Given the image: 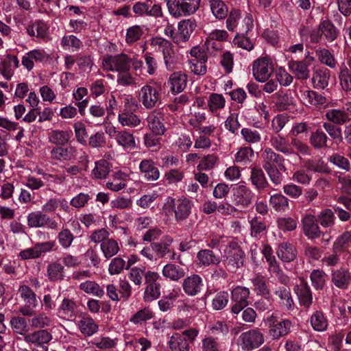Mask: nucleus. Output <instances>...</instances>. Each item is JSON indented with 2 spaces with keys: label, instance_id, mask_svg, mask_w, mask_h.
Listing matches in <instances>:
<instances>
[{
  "label": "nucleus",
  "instance_id": "f257e3e1",
  "mask_svg": "<svg viewBox=\"0 0 351 351\" xmlns=\"http://www.w3.org/2000/svg\"><path fill=\"white\" fill-rule=\"evenodd\" d=\"M168 10L174 17L190 16L196 12L201 0H164Z\"/></svg>",
  "mask_w": 351,
  "mask_h": 351
},
{
  "label": "nucleus",
  "instance_id": "f03ea898",
  "mask_svg": "<svg viewBox=\"0 0 351 351\" xmlns=\"http://www.w3.org/2000/svg\"><path fill=\"white\" fill-rule=\"evenodd\" d=\"M264 343V336L259 329H251L242 332L237 339V344L243 350L251 351Z\"/></svg>",
  "mask_w": 351,
  "mask_h": 351
},
{
  "label": "nucleus",
  "instance_id": "7ed1b4c3",
  "mask_svg": "<svg viewBox=\"0 0 351 351\" xmlns=\"http://www.w3.org/2000/svg\"><path fill=\"white\" fill-rule=\"evenodd\" d=\"M132 60L125 53L107 56L104 58L102 64L107 71L125 72L130 69Z\"/></svg>",
  "mask_w": 351,
  "mask_h": 351
},
{
  "label": "nucleus",
  "instance_id": "20e7f679",
  "mask_svg": "<svg viewBox=\"0 0 351 351\" xmlns=\"http://www.w3.org/2000/svg\"><path fill=\"white\" fill-rule=\"evenodd\" d=\"M274 65L270 59L261 58L253 63L252 71L255 79L261 82H266L274 72Z\"/></svg>",
  "mask_w": 351,
  "mask_h": 351
},
{
  "label": "nucleus",
  "instance_id": "39448f33",
  "mask_svg": "<svg viewBox=\"0 0 351 351\" xmlns=\"http://www.w3.org/2000/svg\"><path fill=\"white\" fill-rule=\"evenodd\" d=\"M250 292L248 288L238 286L233 289L231 292V298L235 304L232 306L231 311L238 314L248 305L247 299Z\"/></svg>",
  "mask_w": 351,
  "mask_h": 351
},
{
  "label": "nucleus",
  "instance_id": "423d86ee",
  "mask_svg": "<svg viewBox=\"0 0 351 351\" xmlns=\"http://www.w3.org/2000/svg\"><path fill=\"white\" fill-rule=\"evenodd\" d=\"M159 278L158 274L152 271H148L145 274L146 288L145 290L144 298L145 300H155L160 295V284L157 282Z\"/></svg>",
  "mask_w": 351,
  "mask_h": 351
},
{
  "label": "nucleus",
  "instance_id": "0eeeda50",
  "mask_svg": "<svg viewBox=\"0 0 351 351\" xmlns=\"http://www.w3.org/2000/svg\"><path fill=\"white\" fill-rule=\"evenodd\" d=\"M27 225L30 228L48 227L56 229L58 223L40 211L32 212L27 216Z\"/></svg>",
  "mask_w": 351,
  "mask_h": 351
},
{
  "label": "nucleus",
  "instance_id": "6e6552de",
  "mask_svg": "<svg viewBox=\"0 0 351 351\" xmlns=\"http://www.w3.org/2000/svg\"><path fill=\"white\" fill-rule=\"evenodd\" d=\"M291 327V322L288 319H278L271 317L269 320V334L274 339H278L288 335Z\"/></svg>",
  "mask_w": 351,
  "mask_h": 351
},
{
  "label": "nucleus",
  "instance_id": "1a4fd4ad",
  "mask_svg": "<svg viewBox=\"0 0 351 351\" xmlns=\"http://www.w3.org/2000/svg\"><path fill=\"white\" fill-rule=\"evenodd\" d=\"M196 27L197 23L194 19H186L180 21L178 23V33L173 38V43L180 45L187 42Z\"/></svg>",
  "mask_w": 351,
  "mask_h": 351
},
{
  "label": "nucleus",
  "instance_id": "9d476101",
  "mask_svg": "<svg viewBox=\"0 0 351 351\" xmlns=\"http://www.w3.org/2000/svg\"><path fill=\"white\" fill-rule=\"evenodd\" d=\"M317 221V217L311 214L306 215L302 219L303 232L308 239H314L320 237L322 232Z\"/></svg>",
  "mask_w": 351,
  "mask_h": 351
},
{
  "label": "nucleus",
  "instance_id": "9b49d317",
  "mask_svg": "<svg viewBox=\"0 0 351 351\" xmlns=\"http://www.w3.org/2000/svg\"><path fill=\"white\" fill-rule=\"evenodd\" d=\"M140 101L146 108H152L159 101L160 94L158 90L150 86H144L139 93Z\"/></svg>",
  "mask_w": 351,
  "mask_h": 351
},
{
  "label": "nucleus",
  "instance_id": "f8f14e48",
  "mask_svg": "<svg viewBox=\"0 0 351 351\" xmlns=\"http://www.w3.org/2000/svg\"><path fill=\"white\" fill-rule=\"evenodd\" d=\"M203 287L202 278L197 274L186 277L182 282L184 293L189 296L197 295Z\"/></svg>",
  "mask_w": 351,
  "mask_h": 351
},
{
  "label": "nucleus",
  "instance_id": "ddd939ff",
  "mask_svg": "<svg viewBox=\"0 0 351 351\" xmlns=\"http://www.w3.org/2000/svg\"><path fill=\"white\" fill-rule=\"evenodd\" d=\"M294 291L298 297L300 304L306 308H309L313 301L312 293L307 282L303 278H300V283L295 286Z\"/></svg>",
  "mask_w": 351,
  "mask_h": 351
},
{
  "label": "nucleus",
  "instance_id": "4468645a",
  "mask_svg": "<svg viewBox=\"0 0 351 351\" xmlns=\"http://www.w3.org/2000/svg\"><path fill=\"white\" fill-rule=\"evenodd\" d=\"M263 168L275 167L278 165L279 168L283 171H286V167L284 165V158L274 152L271 148H266L263 153Z\"/></svg>",
  "mask_w": 351,
  "mask_h": 351
},
{
  "label": "nucleus",
  "instance_id": "2eb2a0df",
  "mask_svg": "<svg viewBox=\"0 0 351 351\" xmlns=\"http://www.w3.org/2000/svg\"><path fill=\"white\" fill-rule=\"evenodd\" d=\"M52 339V335L47 330H38L30 332L24 337L26 343L37 346L48 343Z\"/></svg>",
  "mask_w": 351,
  "mask_h": 351
},
{
  "label": "nucleus",
  "instance_id": "dca6fc26",
  "mask_svg": "<svg viewBox=\"0 0 351 351\" xmlns=\"http://www.w3.org/2000/svg\"><path fill=\"white\" fill-rule=\"evenodd\" d=\"M319 32L328 43L335 41L339 35V30L328 19L324 20L319 24Z\"/></svg>",
  "mask_w": 351,
  "mask_h": 351
},
{
  "label": "nucleus",
  "instance_id": "f3484780",
  "mask_svg": "<svg viewBox=\"0 0 351 351\" xmlns=\"http://www.w3.org/2000/svg\"><path fill=\"white\" fill-rule=\"evenodd\" d=\"M254 194L252 191L245 185H239L236 189L235 202L236 205L246 208L251 203Z\"/></svg>",
  "mask_w": 351,
  "mask_h": 351
},
{
  "label": "nucleus",
  "instance_id": "a211bd4d",
  "mask_svg": "<svg viewBox=\"0 0 351 351\" xmlns=\"http://www.w3.org/2000/svg\"><path fill=\"white\" fill-rule=\"evenodd\" d=\"M186 83L187 75L181 71L173 73L167 82L171 90L175 93L182 92L185 88Z\"/></svg>",
  "mask_w": 351,
  "mask_h": 351
},
{
  "label": "nucleus",
  "instance_id": "6ab92c4d",
  "mask_svg": "<svg viewBox=\"0 0 351 351\" xmlns=\"http://www.w3.org/2000/svg\"><path fill=\"white\" fill-rule=\"evenodd\" d=\"M289 68L296 78L301 80H307L310 76V71L305 60H291Z\"/></svg>",
  "mask_w": 351,
  "mask_h": 351
},
{
  "label": "nucleus",
  "instance_id": "aec40b11",
  "mask_svg": "<svg viewBox=\"0 0 351 351\" xmlns=\"http://www.w3.org/2000/svg\"><path fill=\"white\" fill-rule=\"evenodd\" d=\"M244 258L245 254L226 253L223 260V264L229 271L236 272L239 267L243 266Z\"/></svg>",
  "mask_w": 351,
  "mask_h": 351
},
{
  "label": "nucleus",
  "instance_id": "412c9836",
  "mask_svg": "<svg viewBox=\"0 0 351 351\" xmlns=\"http://www.w3.org/2000/svg\"><path fill=\"white\" fill-rule=\"evenodd\" d=\"M162 114L159 112H153L147 117L148 125L156 136L162 135L166 130L162 123Z\"/></svg>",
  "mask_w": 351,
  "mask_h": 351
},
{
  "label": "nucleus",
  "instance_id": "4be33fe9",
  "mask_svg": "<svg viewBox=\"0 0 351 351\" xmlns=\"http://www.w3.org/2000/svg\"><path fill=\"white\" fill-rule=\"evenodd\" d=\"M173 210L177 221H184L188 218L191 210V204L189 199L184 198L178 199L174 204Z\"/></svg>",
  "mask_w": 351,
  "mask_h": 351
},
{
  "label": "nucleus",
  "instance_id": "5701e85b",
  "mask_svg": "<svg viewBox=\"0 0 351 351\" xmlns=\"http://www.w3.org/2000/svg\"><path fill=\"white\" fill-rule=\"evenodd\" d=\"M140 170L147 181H155L158 179L160 172L152 160H143L140 164Z\"/></svg>",
  "mask_w": 351,
  "mask_h": 351
},
{
  "label": "nucleus",
  "instance_id": "b1692460",
  "mask_svg": "<svg viewBox=\"0 0 351 351\" xmlns=\"http://www.w3.org/2000/svg\"><path fill=\"white\" fill-rule=\"evenodd\" d=\"M330 71L326 68L317 69L314 71L312 82L317 89H324L328 85Z\"/></svg>",
  "mask_w": 351,
  "mask_h": 351
},
{
  "label": "nucleus",
  "instance_id": "393cba45",
  "mask_svg": "<svg viewBox=\"0 0 351 351\" xmlns=\"http://www.w3.org/2000/svg\"><path fill=\"white\" fill-rule=\"evenodd\" d=\"M278 256L285 263L293 261L297 257V250L291 243H282L277 250Z\"/></svg>",
  "mask_w": 351,
  "mask_h": 351
},
{
  "label": "nucleus",
  "instance_id": "a878e982",
  "mask_svg": "<svg viewBox=\"0 0 351 351\" xmlns=\"http://www.w3.org/2000/svg\"><path fill=\"white\" fill-rule=\"evenodd\" d=\"M19 62L16 56L8 55L1 64V73L7 80L13 75L14 69L19 66Z\"/></svg>",
  "mask_w": 351,
  "mask_h": 351
},
{
  "label": "nucleus",
  "instance_id": "bb28decb",
  "mask_svg": "<svg viewBox=\"0 0 351 351\" xmlns=\"http://www.w3.org/2000/svg\"><path fill=\"white\" fill-rule=\"evenodd\" d=\"M250 180L258 191H263L269 185L263 170L258 167H253L252 169Z\"/></svg>",
  "mask_w": 351,
  "mask_h": 351
},
{
  "label": "nucleus",
  "instance_id": "cd10ccee",
  "mask_svg": "<svg viewBox=\"0 0 351 351\" xmlns=\"http://www.w3.org/2000/svg\"><path fill=\"white\" fill-rule=\"evenodd\" d=\"M332 282L337 287L345 289L351 282V276L348 271L341 268L332 272Z\"/></svg>",
  "mask_w": 351,
  "mask_h": 351
},
{
  "label": "nucleus",
  "instance_id": "c85d7f7f",
  "mask_svg": "<svg viewBox=\"0 0 351 351\" xmlns=\"http://www.w3.org/2000/svg\"><path fill=\"white\" fill-rule=\"evenodd\" d=\"M304 167L308 171H313L322 173H330L331 172L329 167L324 160L319 159H307L304 162Z\"/></svg>",
  "mask_w": 351,
  "mask_h": 351
},
{
  "label": "nucleus",
  "instance_id": "c756f323",
  "mask_svg": "<svg viewBox=\"0 0 351 351\" xmlns=\"http://www.w3.org/2000/svg\"><path fill=\"white\" fill-rule=\"evenodd\" d=\"M184 269L179 265L169 263L162 269V274L165 277L173 281H178L185 276Z\"/></svg>",
  "mask_w": 351,
  "mask_h": 351
},
{
  "label": "nucleus",
  "instance_id": "7c9ffc66",
  "mask_svg": "<svg viewBox=\"0 0 351 351\" xmlns=\"http://www.w3.org/2000/svg\"><path fill=\"white\" fill-rule=\"evenodd\" d=\"M325 116L330 123L336 125H343L350 119L346 111L339 109L328 110Z\"/></svg>",
  "mask_w": 351,
  "mask_h": 351
},
{
  "label": "nucleus",
  "instance_id": "2f4dec72",
  "mask_svg": "<svg viewBox=\"0 0 351 351\" xmlns=\"http://www.w3.org/2000/svg\"><path fill=\"white\" fill-rule=\"evenodd\" d=\"M199 264L204 266L210 265H219L221 262L220 258L217 256L210 250H201L197 254Z\"/></svg>",
  "mask_w": 351,
  "mask_h": 351
},
{
  "label": "nucleus",
  "instance_id": "473e14b6",
  "mask_svg": "<svg viewBox=\"0 0 351 351\" xmlns=\"http://www.w3.org/2000/svg\"><path fill=\"white\" fill-rule=\"evenodd\" d=\"M100 249L104 257L109 259L115 256L119 252L120 247L115 239L108 238L106 241L101 243Z\"/></svg>",
  "mask_w": 351,
  "mask_h": 351
},
{
  "label": "nucleus",
  "instance_id": "72a5a7b5",
  "mask_svg": "<svg viewBox=\"0 0 351 351\" xmlns=\"http://www.w3.org/2000/svg\"><path fill=\"white\" fill-rule=\"evenodd\" d=\"M111 165L106 160L101 159L95 162L92 171V177L95 179H105L110 171Z\"/></svg>",
  "mask_w": 351,
  "mask_h": 351
},
{
  "label": "nucleus",
  "instance_id": "f704fd0d",
  "mask_svg": "<svg viewBox=\"0 0 351 351\" xmlns=\"http://www.w3.org/2000/svg\"><path fill=\"white\" fill-rule=\"evenodd\" d=\"M71 137V133L66 130H52L49 134V141L56 145H66Z\"/></svg>",
  "mask_w": 351,
  "mask_h": 351
},
{
  "label": "nucleus",
  "instance_id": "c9c22d12",
  "mask_svg": "<svg viewBox=\"0 0 351 351\" xmlns=\"http://www.w3.org/2000/svg\"><path fill=\"white\" fill-rule=\"evenodd\" d=\"M169 345L172 351H189V344L186 337L179 333L171 336Z\"/></svg>",
  "mask_w": 351,
  "mask_h": 351
},
{
  "label": "nucleus",
  "instance_id": "e433bc0d",
  "mask_svg": "<svg viewBox=\"0 0 351 351\" xmlns=\"http://www.w3.org/2000/svg\"><path fill=\"white\" fill-rule=\"evenodd\" d=\"M79 327L81 332L86 337L93 335L99 329V326L94 319L89 317H83L79 322Z\"/></svg>",
  "mask_w": 351,
  "mask_h": 351
},
{
  "label": "nucleus",
  "instance_id": "4c0bfd02",
  "mask_svg": "<svg viewBox=\"0 0 351 351\" xmlns=\"http://www.w3.org/2000/svg\"><path fill=\"white\" fill-rule=\"evenodd\" d=\"M328 137L326 134L320 129L311 133L309 142L315 149H322L328 147Z\"/></svg>",
  "mask_w": 351,
  "mask_h": 351
},
{
  "label": "nucleus",
  "instance_id": "58836bf2",
  "mask_svg": "<svg viewBox=\"0 0 351 351\" xmlns=\"http://www.w3.org/2000/svg\"><path fill=\"white\" fill-rule=\"evenodd\" d=\"M269 203L277 212H285L289 207L288 198L280 193L271 195Z\"/></svg>",
  "mask_w": 351,
  "mask_h": 351
},
{
  "label": "nucleus",
  "instance_id": "ea45409f",
  "mask_svg": "<svg viewBox=\"0 0 351 351\" xmlns=\"http://www.w3.org/2000/svg\"><path fill=\"white\" fill-rule=\"evenodd\" d=\"M117 143L125 149H133L136 146L133 134L127 131L114 132Z\"/></svg>",
  "mask_w": 351,
  "mask_h": 351
},
{
  "label": "nucleus",
  "instance_id": "a19ab883",
  "mask_svg": "<svg viewBox=\"0 0 351 351\" xmlns=\"http://www.w3.org/2000/svg\"><path fill=\"white\" fill-rule=\"evenodd\" d=\"M10 325L14 333L23 335L24 337L28 334L29 328L24 317L19 316L12 317Z\"/></svg>",
  "mask_w": 351,
  "mask_h": 351
},
{
  "label": "nucleus",
  "instance_id": "79ce46f5",
  "mask_svg": "<svg viewBox=\"0 0 351 351\" xmlns=\"http://www.w3.org/2000/svg\"><path fill=\"white\" fill-rule=\"evenodd\" d=\"M276 295L281 300L282 304L288 309H291L294 305L289 287H279L274 291Z\"/></svg>",
  "mask_w": 351,
  "mask_h": 351
},
{
  "label": "nucleus",
  "instance_id": "37998d69",
  "mask_svg": "<svg viewBox=\"0 0 351 351\" xmlns=\"http://www.w3.org/2000/svg\"><path fill=\"white\" fill-rule=\"evenodd\" d=\"M251 280L254 287V289L256 292L257 295H260L263 297L270 298V291L263 276L258 275Z\"/></svg>",
  "mask_w": 351,
  "mask_h": 351
},
{
  "label": "nucleus",
  "instance_id": "c03bdc74",
  "mask_svg": "<svg viewBox=\"0 0 351 351\" xmlns=\"http://www.w3.org/2000/svg\"><path fill=\"white\" fill-rule=\"evenodd\" d=\"M270 142L273 147H274L278 152H280L283 154L293 153L289 142L285 137L279 134L271 136Z\"/></svg>",
  "mask_w": 351,
  "mask_h": 351
},
{
  "label": "nucleus",
  "instance_id": "a18cd8bd",
  "mask_svg": "<svg viewBox=\"0 0 351 351\" xmlns=\"http://www.w3.org/2000/svg\"><path fill=\"white\" fill-rule=\"evenodd\" d=\"M171 238L167 239V241L153 242L151 243L152 251L154 252L155 259L157 258H163L167 254L170 252L169 245L172 242Z\"/></svg>",
  "mask_w": 351,
  "mask_h": 351
},
{
  "label": "nucleus",
  "instance_id": "49530a36",
  "mask_svg": "<svg viewBox=\"0 0 351 351\" xmlns=\"http://www.w3.org/2000/svg\"><path fill=\"white\" fill-rule=\"evenodd\" d=\"M334 212L330 208H325L319 213L317 219L323 228H328L335 225L336 218Z\"/></svg>",
  "mask_w": 351,
  "mask_h": 351
},
{
  "label": "nucleus",
  "instance_id": "de8ad7c7",
  "mask_svg": "<svg viewBox=\"0 0 351 351\" xmlns=\"http://www.w3.org/2000/svg\"><path fill=\"white\" fill-rule=\"evenodd\" d=\"M210 6L213 15L218 19H223L228 16L227 5L221 0H210Z\"/></svg>",
  "mask_w": 351,
  "mask_h": 351
},
{
  "label": "nucleus",
  "instance_id": "09e8293b",
  "mask_svg": "<svg viewBox=\"0 0 351 351\" xmlns=\"http://www.w3.org/2000/svg\"><path fill=\"white\" fill-rule=\"evenodd\" d=\"M119 121L123 126L135 127L139 125V118L130 110H124L119 114Z\"/></svg>",
  "mask_w": 351,
  "mask_h": 351
},
{
  "label": "nucleus",
  "instance_id": "8fccbe9b",
  "mask_svg": "<svg viewBox=\"0 0 351 351\" xmlns=\"http://www.w3.org/2000/svg\"><path fill=\"white\" fill-rule=\"evenodd\" d=\"M311 324L314 330L324 331L327 328L328 322L323 312L315 311L311 317Z\"/></svg>",
  "mask_w": 351,
  "mask_h": 351
},
{
  "label": "nucleus",
  "instance_id": "3c124183",
  "mask_svg": "<svg viewBox=\"0 0 351 351\" xmlns=\"http://www.w3.org/2000/svg\"><path fill=\"white\" fill-rule=\"evenodd\" d=\"M47 275L51 281L63 280L64 267L58 263L54 262L47 266Z\"/></svg>",
  "mask_w": 351,
  "mask_h": 351
},
{
  "label": "nucleus",
  "instance_id": "603ef678",
  "mask_svg": "<svg viewBox=\"0 0 351 351\" xmlns=\"http://www.w3.org/2000/svg\"><path fill=\"white\" fill-rule=\"evenodd\" d=\"M21 297L24 300L26 304L36 308L38 305L35 293L27 285H21L19 289Z\"/></svg>",
  "mask_w": 351,
  "mask_h": 351
},
{
  "label": "nucleus",
  "instance_id": "864d4df0",
  "mask_svg": "<svg viewBox=\"0 0 351 351\" xmlns=\"http://www.w3.org/2000/svg\"><path fill=\"white\" fill-rule=\"evenodd\" d=\"M341 88L346 92L351 91V71L346 66H341L339 74Z\"/></svg>",
  "mask_w": 351,
  "mask_h": 351
},
{
  "label": "nucleus",
  "instance_id": "5fc2aeb1",
  "mask_svg": "<svg viewBox=\"0 0 351 351\" xmlns=\"http://www.w3.org/2000/svg\"><path fill=\"white\" fill-rule=\"evenodd\" d=\"M27 32L31 36L45 38L47 34V27L42 21H37L27 27Z\"/></svg>",
  "mask_w": 351,
  "mask_h": 351
},
{
  "label": "nucleus",
  "instance_id": "6e6d98bb",
  "mask_svg": "<svg viewBox=\"0 0 351 351\" xmlns=\"http://www.w3.org/2000/svg\"><path fill=\"white\" fill-rule=\"evenodd\" d=\"M80 289L86 293H92L99 298L104 295V291L95 281L87 280L80 285Z\"/></svg>",
  "mask_w": 351,
  "mask_h": 351
},
{
  "label": "nucleus",
  "instance_id": "4d7b16f0",
  "mask_svg": "<svg viewBox=\"0 0 351 351\" xmlns=\"http://www.w3.org/2000/svg\"><path fill=\"white\" fill-rule=\"evenodd\" d=\"M351 243V232L348 231L344 232L338 237L333 244V251L337 254L341 252L346 248L349 243Z\"/></svg>",
  "mask_w": 351,
  "mask_h": 351
},
{
  "label": "nucleus",
  "instance_id": "13d9d810",
  "mask_svg": "<svg viewBox=\"0 0 351 351\" xmlns=\"http://www.w3.org/2000/svg\"><path fill=\"white\" fill-rule=\"evenodd\" d=\"M218 156L215 154H208L204 156L199 162L197 168L199 171H208L214 168L218 161Z\"/></svg>",
  "mask_w": 351,
  "mask_h": 351
},
{
  "label": "nucleus",
  "instance_id": "bf43d9fd",
  "mask_svg": "<svg viewBox=\"0 0 351 351\" xmlns=\"http://www.w3.org/2000/svg\"><path fill=\"white\" fill-rule=\"evenodd\" d=\"M319 61L327 65L330 68H335L337 64V62L333 55L326 49H322L316 51Z\"/></svg>",
  "mask_w": 351,
  "mask_h": 351
},
{
  "label": "nucleus",
  "instance_id": "052dcab7",
  "mask_svg": "<svg viewBox=\"0 0 351 351\" xmlns=\"http://www.w3.org/2000/svg\"><path fill=\"white\" fill-rule=\"evenodd\" d=\"M276 105L280 111L287 110L289 107L294 105L293 99L288 94L278 93L276 95Z\"/></svg>",
  "mask_w": 351,
  "mask_h": 351
},
{
  "label": "nucleus",
  "instance_id": "680f3d73",
  "mask_svg": "<svg viewBox=\"0 0 351 351\" xmlns=\"http://www.w3.org/2000/svg\"><path fill=\"white\" fill-rule=\"evenodd\" d=\"M143 34V30L141 26H132L127 29L125 41L128 44H133L140 40Z\"/></svg>",
  "mask_w": 351,
  "mask_h": 351
},
{
  "label": "nucleus",
  "instance_id": "e2e57ef3",
  "mask_svg": "<svg viewBox=\"0 0 351 351\" xmlns=\"http://www.w3.org/2000/svg\"><path fill=\"white\" fill-rule=\"evenodd\" d=\"M225 99L222 95L212 93L209 97L208 107L211 112L221 109L225 106Z\"/></svg>",
  "mask_w": 351,
  "mask_h": 351
},
{
  "label": "nucleus",
  "instance_id": "0e129e2a",
  "mask_svg": "<svg viewBox=\"0 0 351 351\" xmlns=\"http://www.w3.org/2000/svg\"><path fill=\"white\" fill-rule=\"evenodd\" d=\"M325 276V273L321 270L315 269L311 272L310 278L316 289L321 290L324 288L326 282Z\"/></svg>",
  "mask_w": 351,
  "mask_h": 351
},
{
  "label": "nucleus",
  "instance_id": "69168bd1",
  "mask_svg": "<svg viewBox=\"0 0 351 351\" xmlns=\"http://www.w3.org/2000/svg\"><path fill=\"white\" fill-rule=\"evenodd\" d=\"M251 235L257 237L261 232L267 229V226L263 220H261L258 217H254L250 221Z\"/></svg>",
  "mask_w": 351,
  "mask_h": 351
},
{
  "label": "nucleus",
  "instance_id": "338daca9",
  "mask_svg": "<svg viewBox=\"0 0 351 351\" xmlns=\"http://www.w3.org/2000/svg\"><path fill=\"white\" fill-rule=\"evenodd\" d=\"M229 295L226 291L218 293L213 300L212 305L215 310L223 309L228 302Z\"/></svg>",
  "mask_w": 351,
  "mask_h": 351
},
{
  "label": "nucleus",
  "instance_id": "774afa93",
  "mask_svg": "<svg viewBox=\"0 0 351 351\" xmlns=\"http://www.w3.org/2000/svg\"><path fill=\"white\" fill-rule=\"evenodd\" d=\"M323 128L332 139L342 141L343 136L341 128L331 123H324Z\"/></svg>",
  "mask_w": 351,
  "mask_h": 351
}]
</instances>
